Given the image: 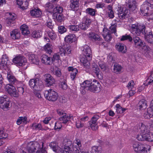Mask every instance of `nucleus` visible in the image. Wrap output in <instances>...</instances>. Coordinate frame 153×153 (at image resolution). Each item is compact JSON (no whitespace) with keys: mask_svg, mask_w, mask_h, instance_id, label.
Masks as SVG:
<instances>
[{"mask_svg":"<svg viewBox=\"0 0 153 153\" xmlns=\"http://www.w3.org/2000/svg\"><path fill=\"white\" fill-rule=\"evenodd\" d=\"M102 35L105 40L108 42L110 41L112 38L111 33L106 28H104L103 29Z\"/></svg>","mask_w":153,"mask_h":153,"instance_id":"6ab92c4d","label":"nucleus"},{"mask_svg":"<svg viewBox=\"0 0 153 153\" xmlns=\"http://www.w3.org/2000/svg\"><path fill=\"white\" fill-rule=\"evenodd\" d=\"M117 14L120 19H123L128 17L130 13L126 7H120L117 10Z\"/></svg>","mask_w":153,"mask_h":153,"instance_id":"0eeeda50","label":"nucleus"},{"mask_svg":"<svg viewBox=\"0 0 153 153\" xmlns=\"http://www.w3.org/2000/svg\"><path fill=\"white\" fill-rule=\"evenodd\" d=\"M92 149L93 151L97 152H101L102 150V147L100 146H95L92 147Z\"/></svg>","mask_w":153,"mask_h":153,"instance_id":"4d7b16f0","label":"nucleus"},{"mask_svg":"<svg viewBox=\"0 0 153 153\" xmlns=\"http://www.w3.org/2000/svg\"><path fill=\"white\" fill-rule=\"evenodd\" d=\"M43 143H42V147L39 144L36 142H30L27 145V149L29 153H42V150H45L43 148Z\"/></svg>","mask_w":153,"mask_h":153,"instance_id":"f257e3e1","label":"nucleus"},{"mask_svg":"<svg viewBox=\"0 0 153 153\" xmlns=\"http://www.w3.org/2000/svg\"><path fill=\"white\" fill-rule=\"evenodd\" d=\"M133 148L135 151L139 153H146L147 149L144 144L138 142H135L133 144Z\"/></svg>","mask_w":153,"mask_h":153,"instance_id":"423d86ee","label":"nucleus"},{"mask_svg":"<svg viewBox=\"0 0 153 153\" xmlns=\"http://www.w3.org/2000/svg\"><path fill=\"white\" fill-rule=\"evenodd\" d=\"M54 18L59 22H61L62 21L63 17L61 14H54Z\"/></svg>","mask_w":153,"mask_h":153,"instance_id":"49530a36","label":"nucleus"},{"mask_svg":"<svg viewBox=\"0 0 153 153\" xmlns=\"http://www.w3.org/2000/svg\"><path fill=\"white\" fill-rule=\"evenodd\" d=\"M64 150L62 153H73L72 150L71 149V148L69 146H65Z\"/></svg>","mask_w":153,"mask_h":153,"instance_id":"6e6d98bb","label":"nucleus"},{"mask_svg":"<svg viewBox=\"0 0 153 153\" xmlns=\"http://www.w3.org/2000/svg\"><path fill=\"white\" fill-rule=\"evenodd\" d=\"M44 95L46 99L52 101H56L58 96L57 93L52 89L45 91L44 92Z\"/></svg>","mask_w":153,"mask_h":153,"instance_id":"39448f33","label":"nucleus"},{"mask_svg":"<svg viewBox=\"0 0 153 153\" xmlns=\"http://www.w3.org/2000/svg\"><path fill=\"white\" fill-rule=\"evenodd\" d=\"M145 40L148 42L153 44V35L151 32H148L146 31V34H144Z\"/></svg>","mask_w":153,"mask_h":153,"instance_id":"a878e982","label":"nucleus"},{"mask_svg":"<svg viewBox=\"0 0 153 153\" xmlns=\"http://www.w3.org/2000/svg\"><path fill=\"white\" fill-rule=\"evenodd\" d=\"M115 47L117 50L122 53H125L127 51L126 47L123 44L118 43L116 45Z\"/></svg>","mask_w":153,"mask_h":153,"instance_id":"b1692460","label":"nucleus"},{"mask_svg":"<svg viewBox=\"0 0 153 153\" xmlns=\"http://www.w3.org/2000/svg\"><path fill=\"white\" fill-rule=\"evenodd\" d=\"M133 41L134 42V44L137 48H141L143 49L146 50L147 49L148 46H146L145 43L143 42L139 37L137 36H135L133 37Z\"/></svg>","mask_w":153,"mask_h":153,"instance_id":"6e6552de","label":"nucleus"},{"mask_svg":"<svg viewBox=\"0 0 153 153\" xmlns=\"http://www.w3.org/2000/svg\"><path fill=\"white\" fill-rule=\"evenodd\" d=\"M82 86L86 90H89L91 92H97L100 90V84L99 82L92 83L91 81L86 80L84 81Z\"/></svg>","mask_w":153,"mask_h":153,"instance_id":"f03ea898","label":"nucleus"},{"mask_svg":"<svg viewBox=\"0 0 153 153\" xmlns=\"http://www.w3.org/2000/svg\"><path fill=\"white\" fill-rule=\"evenodd\" d=\"M75 36V35L74 34H69L65 37V40L67 42L72 43L74 41Z\"/></svg>","mask_w":153,"mask_h":153,"instance_id":"473e14b6","label":"nucleus"},{"mask_svg":"<svg viewBox=\"0 0 153 153\" xmlns=\"http://www.w3.org/2000/svg\"><path fill=\"white\" fill-rule=\"evenodd\" d=\"M10 101L9 99L4 103L0 105V108L2 109H3L4 111H7L8 110L9 108V106L10 105Z\"/></svg>","mask_w":153,"mask_h":153,"instance_id":"ea45409f","label":"nucleus"},{"mask_svg":"<svg viewBox=\"0 0 153 153\" xmlns=\"http://www.w3.org/2000/svg\"><path fill=\"white\" fill-rule=\"evenodd\" d=\"M88 36L89 38L92 40H100L101 39L99 35L93 32H90Z\"/></svg>","mask_w":153,"mask_h":153,"instance_id":"bb28decb","label":"nucleus"},{"mask_svg":"<svg viewBox=\"0 0 153 153\" xmlns=\"http://www.w3.org/2000/svg\"><path fill=\"white\" fill-rule=\"evenodd\" d=\"M53 74L56 76L59 77L62 75L60 70L58 68L56 67L53 72Z\"/></svg>","mask_w":153,"mask_h":153,"instance_id":"5fc2aeb1","label":"nucleus"},{"mask_svg":"<svg viewBox=\"0 0 153 153\" xmlns=\"http://www.w3.org/2000/svg\"><path fill=\"white\" fill-rule=\"evenodd\" d=\"M45 84L48 86L53 85L55 83V80L53 77L49 74H45L43 75Z\"/></svg>","mask_w":153,"mask_h":153,"instance_id":"ddd939ff","label":"nucleus"},{"mask_svg":"<svg viewBox=\"0 0 153 153\" xmlns=\"http://www.w3.org/2000/svg\"><path fill=\"white\" fill-rule=\"evenodd\" d=\"M88 59V58L87 57H83L81 58L80 61L82 63V65L86 68H89L90 67V64Z\"/></svg>","mask_w":153,"mask_h":153,"instance_id":"cd10ccee","label":"nucleus"},{"mask_svg":"<svg viewBox=\"0 0 153 153\" xmlns=\"http://www.w3.org/2000/svg\"><path fill=\"white\" fill-rule=\"evenodd\" d=\"M41 61L42 63L45 65H50L52 63L51 58L46 55H43L41 57Z\"/></svg>","mask_w":153,"mask_h":153,"instance_id":"393cba45","label":"nucleus"},{"mask_svg":"<svg viewBox=\"0 0 153 153\" xmlns=\"http://www.w3.org/2000/svg\"><path fill=\"white\" fill-rule=\"evenodd\" d=\"M138 107L140 109H144L146 108L147 107L146 101L143 100H141L138 103Z\"/></svg>","mask_w":153,"mask_h":153,"instance_id":"e433bc0d","label":"nucleus"},{"mask_svg":"<svg viewBox=\"0 0 153 153\" xmlns=\"http://www.w3.org/2000/svg\"><path fill=\"white\" fill-rule=\"evenodd\" d=\"M31 127L33 129L36 130H41L42 129V127L40 123H34L31 126Z\"/></svg>","mask_w":153,"mask_h":153,"instance_id":"37998d69","label":"nucleus"},{"mask_svg":"<svg viewBox=\"0 0 153 153\" xmlns=\"http://www.w3.org/2000/svg\"><path fill=\"white\" fill-rule=\"evenodd\" d=\"M153 8V1L152 0H146L141 5L140 10L142 14H149L148 11L151 10Z\"/></svg>","mask_w":153,"mask_h":153,"instance_id":"20e7f679","label":"nucleus"},{"mask_svg":"<svg viewBox=\"0 0 153 153\" xmlns=\"http://www.w3.org/2000/svg\"><path fill=\"white\" fill-rule=\"evenodd\" d=\"M92 67L93 71L94 72L96 76L99 79H102L103 78V76L101 74L100 69L97 65L95 63H92Z\"/></svg>","mask_w":153,"mask_h":153,"instance_id":"2eb2a0df","label":"nucleus"},{"mask_svg":"<svg viewBox=\"0 0 153 153\" xmlns=\"http://www.w3.org/2000/svg\"><path fill=\"white\" fill-rule=\"evenodd\" d=\"M13 62L16 64L17 66H23L25 65L27 61L26 58L24 56H18L13 59Z\"/></svg>","mask_w":153,"mask_h":153,"instance_id":"9d476101","label":"nucleus"},{"mask_svg":"<svg viewBox=\"0 0 153 153\" xmlns=\"http://www.w3.org/2000/svg\"><path fill=\"white\" fill-rule=\"evenodd\" d=\"M136 2L135 0H129L128 7L130 10L132 11L136 12L137 11Z\"/></svg>","mask_w":153,"mask_h":153,"instance_id":"412c9836","label":"nucleus"},{"mask_svg":"<svg viewBox=\"0 0 153 153\" xmlns=\"http://www.w3.org/2000/svg\"><path fill=\"white\" fill-rule=\"evenodd\" d=\"M9 62V57L6 54H4L0 59V67L5 69L8 65Z\"/></svg>","mask_w":153,"mask_h":153,"instance_id":"f8f14e48","label":"nucleus"},{"mask_svg":"<svg viewBox=\"0 0 153 153\" xmlns=\"http://www.w3.org/2000/svg\"><path fill=\"white\" fill-rule=\"evenodd\" d=\"M7 78L10 83L15 84L17 83V81L15 77L10 72H7Z\"/></svg>","mask_w":153,"mask_h":153,"instance_id":"c85d7f7f","label":"nucleus"},{"mask_svg":"<svg viewBox=\"0 0 153 153\" xmlns=\"http://www.w3.org/2000/svg\"><path fill=\"white\" fill-rule=\"evenodd\" d=\"M99 117V116L97 115H94L91 120L88 122V127L90 126L93 130H96L97 128V121Z\"/></svg>","mask_w":153,"mask_h":153,"instance_id":"1a4fd4ad","label":"nucleus"},{"mask_svg":"<svg viewBox=\"0 0 153 153\" xmlns=\"http://www.w3.org/2000/svg\"><path fill=\"white\" fill-rule=\"evenodd\" d=\"M73 151L75 153H79L82 152V149H81V147H79V146H73Z\"/></svg>","mask_w":153,"mask_h":153,"instance_id":"052dcab7","label":"nucleus"},{"mask_svg":"<svg viewBox=\"0 0 153 153\" xmlns=\"http://www.w3.org/2000/svg\"><path fill=\"white\" fill-rule=\"evenodd\" d=\"M69 29L73 31H77L79 30V26L77 25H71L69 26Z\"/></svg>","mask_w":153,"mask_h":153,"instance_id":"0e129e2a","label":"nucleus"},{"mask_svg":"<svg viewBox=\"0 0 153 153\" xmlns=\"http://www.w3.org/2000/svg\"><path fill=\"white\" fill-rule=\"evenodd\" d=\"M88 25L83 22L80 23L79 25V28H80L81 29L84 30L87 29L88 27Z\"/></svg>","mask_w":153,"mask_h":153,"instance_id":"680f3d73","label":"nucleus"},{"mask_svg":"<svg viewBox=\"0 0 153 153\" xmlns=\"http://www.w3.org/2000/svg\"><path fill=\"white\" fill-rule=\"evenodd\" d=\"M76 126L77 128H80L85 126L87 127V126H85V125L84 123H82L80 120H78L76 122Z\"/></svg>","mask_w":153,"mask_h":153,"instance_id":"13d9d810","label":"nucleus"},{"mask_svg":"<svg viewBox=\"0 0 153 153\" xmlns=\"http://www.w3.org/2000/svg\"><path fill=\"white\" fill-rule=\"evenodd\" d=\"M59 32L61 34L63 33L66 31V29L65 27L63 26H60L58 27Z\"/></svg>","mask_w":153,"mask_h":153,"instance_id":"774afa93","label":"nucleus"},{"mask_svg":"<svg viewBox=\"0 0 153 153\" xmlns=\"http://www.w3.org/2000/svg\"><path fill=\"white\" fill-rule=\"evenodd\" d=\"M5 90L11 96L17 97L19 96V93L16 92V89L14 86L10 84H8L5 87Z\"/></svg>","mask_w":153,"mask_h":153,"instance_id":"9b49d317","label":"nucleus"},{"mask_svg":"<svg viewBox=\"0 0 153 153\" xmlns=\"http://www.w3.org/2000/svg\"><path fill=\"white\" fill-rule=\"evenodd\" d=\"M7 15H9L7 19V22L8 25L10 26H12L13 24H14V21L16 19V16L15 14L14 13H7Z\"/></svg>","mask_w":153,"mask_h":153,"instance_id":"f3484780","label":"nucleus"},{"mask_svg":"<svg viewBox=\"0 0 153 153\" xmlns=\"http://www.w3.org/2000/svg\"><path fill=\"white\" fill-rule=\"evenodd\" d=\"M139 130L141 134L146 135L150 132L149 128L144 125L143 123H141L139 125Z\"/></svg>","mask_w":153,"mask_h":153,"instance_id":"dca6fc26","label":"nucleus"},{"mask_svg":"<svg viewBox=\"0 0 153 153\" xmlns=\"http://www.w3.org/2000/svg\"><path fill=\"white\" fill-rule=\"evenodd\" d=\"M38 79H31L29 81V85L31 88L34 89V87L37 83V81L38 80Z\"/></svg>","mask_w":153,"mask_h":153,"instance_id":"a18cd8bd","label":"nucleus"},{"mask_svg":"<svg viewBox=\"0 0 153 153\" xmlns=\"http://www.w3.org/2000/svg\"><path fill=\"white\" fill-rule=\"evenodd\" d=\"M145 137L146 135L141 133L140 134L137 135L136 138L138 140L144 141L145 140Z\"/></svg>","mask_w":153,"mask_h":153,"instance_id":"338daca9","label":"nucleus"},{"mask_svg":"<svg viewBox=\"0 0 153 153\" xmlns=\"http://www.w3.org/2000/svg\"><path fill=\"white\" fill-rule=\"evenodd\" d=\"M29 59L32 63L38 65L39 62L38 56L34 54H32L29 56Z\"/></svg>","mask_w":153,"mask_h":153,"instance_id":"aec40b11","label":"nucleus"},{"mask_svg":"<svg viewBox=\"0 0 153 153\" xmlns=\"http://www.w3.org/2000/svg\"><path fill=\"white\" fill-rule=\"evenodd\" d=\"M65 116H62L59 118V120L60 121H62V123L64 124L67 123L68 121L70 119H73V117L72 116L69 117L66 114H65Z\"/></svg>","mask_w":153,"mask_h":153,"instance_id":"f704fd0d","label":"nucleus"},{"mask_svg":"<svg viewBox=\"0 0 153 153\" xmlns=\"http://www.w3.org/2000/svg\"><path fill=\"white\" fill-rule=\"evenodd\" d=\"M8 99H9L6 95H4L3 97H0V105L4 104Z\"/></svg>","mask_w":153,"mask_h":153,"instance_id":"e2e57ef3","label":"nucleus"},{"mask_svg":"<svg viewBox=\"0 0 153 153\" xmlns=\"http://www.w3.org/2000/svg\"><path fill=\"white\" fill-rule=\"evenodd\" d=\"M85 11L86 13L92 16H94L95 15V13L96 12L94 9L90 8L87 9Z\"/></svg>","mask_w":153,"mask_h":153,"instance_id":"3c124183","label":"nucleus"},{"mask_svg":"<svg viewBox=\"0 0 153 153\" xmlns=\"http://www.w3.org/2000/svg\"><path fill=\"white\" fill-rule=\"evenodd\" d=\"M79 0H71L70 7L71 9L74 10L79 6Z\"/></svg>","mask_w":153,"mask_h":153,"instance_id":"c756f323","label":"nucleus"},{"mask_svg":"<svg viewBox=\"0 0 153 153\" xmlns=\"http://www.w3.org/2000/svg\"><path fill=\"white\" fill-rule=\"evenodd\" d=\"M116 112L117 113H122L126 111L125 108H123L118 104L116 105Z\"/></svg>","mask_w":153,"mask_h":153,"instance_id":"09e8293b","label":"nucleus"},{"mask_svg":"<svg viewBox=\"0 0 153 153\" xmlns=\"http://www.w3.org/2000/svg\"><path fill=\"white\" fill-rule=\"evenodd\" d=\"M31 16L34 17H39L42 14L41 11L38 9H34L30 12Z\"/></svg>","mask_w":153,"mask_h":153,"instance_id":"2f4dec72","label":"nucleus"},{"mask_svg":"<svg viewBox=\"0 0 153 153\" xmlns=\"http://www.w3.org/2000/svg\"><path fill=\"white\" fill-rule=\"evenodd\" d=\"M122 68L121 66L118 63H114L113 68L114 72L117 74L120 73Z\"/></svg>","mask_w":153,"mask_h":153,"instance_id":"58836bf2","label":"nucleus"},{"mask_svg":"<svg viewBox=\"0 0 153 153\" xmlns=\"http://www.w3.org/2000/svg\"><path fill=\"white\" fill-rule=\"evenodd\" d=\"M17 4L23 9H26L28 6V3L27 0H16Z\"/></svg>","mask_w":153,"mask_h":153,"instance_id":"5701e85b","label":"nucleus"},{"mask_svg":"<svg viewBox=\"0 0 153 153\" xmlns=\"http://www.w3.org/2000/svg\"><path fill=\"white\" fill-rule=\"evenodd\" d=\"M130 27L131 33L135 35L140 36L141 33L146 34V33L145 26L144 25L138 24H131Z\"/></svg>","mask_w":153,"mask_h":153,"instance_id":"7ed1b4c3","label":"nucleus"},{"mask_svg":"<svg viewBox=\"0 0 153 153\" xmlns=\"http://www.w3.org/2000/svg\"><path fill=\"white\" fill-rule=\"evenodd\" d=\"M63 10V8L61 6L59 5H57L54 8L53 13L54 14H56V13L61 14Z\"/></svg>","mask_w":153,"mask_h":153,"instance_id":"a19ab883","label":"nucleus"},{"mask_svg":"<svg viewBox=\"0 0 153 153\" xmlns=\"http://www.w3.org/2000/svg\"><path fill=\"white\" fill-rule=\"evenodd\" d=\"M145 140L152 142L153 141V134L151 132L146 135Z\"/></svg>","mask_w":153,"mask_h":153,"instance_id":"de8ad7c7","label":"nucleus"},{"mask_svg":"<svg viewBox=\"0 0 153 153\" xmlns=\"http://www.w3.org/2000/svg\"><path fill=\"white\" fill-rule=\"evenodd\" d=\"M153 82V74H151L146 80V85H150Z\"/></svg>","mask_w":153,"mask_h":153,"instance_id":"bf43d9fd","label":"nucleus"},{"mask_svg":"<svg viewBox=\"0 0 153 153\" xmlns=\"http://www.w3.org/2000/svg\"><path fill=\"white\" fill-rule=\"evenodd\" d=\"M83 22L89 26L91 24V20L87 16H85L83 18Z\"/></svg>","mask_w":153,"mask_h":153,"instance_id":"69168bd1","label":"nucleus"},{"mask_svg":"<svg viewBox=\"0 0 153 153\" xmlns=\"http://www.w3.org/2000/svg\"><path fill=\"white\" fill-rule=\"evenodd\" d=\"M8 136V134L4 131L3 128H0V139H5Z\"/></svg>","mask_w":153,"mask_h":153,"instance_id":"c03bdc74","label":"nucleus"},{"mask_svg":"<svg viewBox=\"0 0 153 153\" xmlns=\"http://www.w3.org/2000/svg\"><path fill=\"white\" fill-rule=\"evenodd\" d=\"M10 36L13 39H17L20 37V33L19 30L17 29H14L10 33Z\"/></svg>","mask_w":153,"mask_h":153,"instance_id":"a211bd4d","label":"nucleus"},{"mask_svg":"<svg viewBox=\"0 0 153 153\" xmlns=\"http://www.w3.org/2000/svg\"><path fill=\"white\" fill-rule=\"evenodd\" d=\"M126 40H128L129 41L131 42L132 41L133 39L129 35H127L123 36L120 39L121 41H124Z\"/></svg>","mask_w":153,"mask_h":153,"instance_id":"603ef678","label":"nucleus"},{"mask_svg":"<svg viewBox=\"0 0 153 153\" xmlns=\"http://www.w3.org/2000/svg\"><path fill=\"white\" fill-rule=\"evenodd\" d=\"M42 35V33L41 32L35 30L32 32V36L34 38H37L40 37Z\"/></svg>","mask_w":153,"mask_h":153,"instance_id":"8fccbe9b","label":"nucleus"},{"mask_svg":"<svg viewBox=\"0 0 153 153\" xmlns=\"http://www.w3.org/2000/svg\"><path fill=\"white\" fill-rule=\"evenodd\" d=\"M68 70L69 71H71V77L72 80H74L78 72V70L76 68H74L72 67L68 68Z\"/></svg>","mask_w":153,"mask_h":153,"instance_id":"7c9ffc66","label":"nucleus"},{"mask_svg":"<svg viewBox=\"0 0 153 153\" xmlns=\"http://www.w3.org/2000/svg\"><path fill=\"white\" fill-rule=\"evenodd\" d=\"M83 55L88 58L89 60H91L92 57V52L90 48L87 45H84L81 49Z\"/></svg>","mask_w":153,"mask_h":153,"instance_id":"4468645a","label":"nucleus"},{"mask_svg":"<svg viewBox=\"0 0 153 153\" xmlns=\"http://www.w3.org/2000/svg\"><path fill=\"white\" fill-rule=\"evenodd\" d=\"M152 113L151 109L148 108L147 109V111L144 113L143 116L145 119H149L153 117L152 114Z\"/></svg>","mask_w":153,"mask_h":153,"instance_id":"79ce46f5","label":"nucleus"},{"mask_svg":"<svg viewBox=\"0 0 153 153\" xmlns=\"http://www.w3.org/2000/svg\"><path fill=\"white\" fill-rule=\"evenodd\" d=\"M48 33L49 37L52 40L56 38V34L53 30H51V31H48Z\"/></svg>","mask_w":153,"mask_h":153,"instance_id":"864d4df0","label":"nucleus"},{"mask_svg":"<svg viewBox=\"0 0 153 153\" xmlns=\"http://www.w3.org/2000/svg\"><path fill=\"white\" fill-rule=\"evenodd\" d=\"M53 47L51 45L47 43L44 47L45 51L48 53L50 54L52 52Z\"/></svg>","mask_w":153,"mask_h":153,"instance_id":"4c0bfd02","label":"nucleus"},{"mask_svg":"<svg viewBox=\"0 0 153 153\" xmlns=\"http://www.w3.org/2000/svg\"><path fill=\"white\" fill-rule=\"evenodd\" d=\"M37 83L34 89L37 91H41L44 88V86L42 82L38 80L37 81Z\"/></svg>","mask_w":153,"mask_h":153,"instance_id":"72a5a7b5","label":"nucleus"},{"mask_svg":"<svg viewBox=\"0 0 153 153\" xmlns=\"http://www.w3.org/2000/svg\"><path fill=\"white\" fill-rule=\"evenodd\" d=\"M50 146L53 151L56 153H60L61 151V149L58 146L57 143L55 142H51L50 145Z\"/></svg>","mask_w":153,"mask_h":153,"instance_id":"4be33fe9","label":"nucleus"},{"mask_svg":"<svg viewBox=\"0 0 153 153\" xmlns=\"http://www.w3.org/2000/svg\"><path fill=\"white\" fill-rule=\"evenodd\" d=\"M20 29L23 35H27L30 33V31L28 30L27 26L25 25H23L20 27Z\"/></svg>","mask_w":153,"mask_h":153,"instance_id":"c9c22d12","label":"nucleus"}]
</instances>
